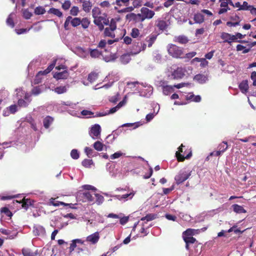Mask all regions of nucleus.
<instances>
[{"label": "nucleus", "instance_id": "obj_1", "mask_svg": "<svg viewBox=\"0 0 256 256\" xmlns=\"http://www.w3.org/2000/svg\"><path fill=\"white\" fill-rule=\"evenodd\" d=\"M168 52L172 57L176 58H182L183 48L174 44H169L167 46Z\"/></svg>", "mask_w": 256, "mask_h": 256}, {"label": "nucleus", "instance_id": "obj_2", "mask_svg": "<svg viewBox=\"0 0 256 256\" xmlns=\"http://www.w3.org/2000/svg\"><path fill=\"white\" fill-rule=\"evenodd\" d=\"M192 171L181 170L176 176L174 180L177 184H180L187 180L191 176Z\"/></svg>", "mask_w": 256, "mask_h": 256}, {"label": "nucleus", "instance_id": "obj_3", "mask_svg": "<svg viewBox=\"0 0 256 256\" xmlns=\"http://www.w3.org/2000/svg\"><path fill=\"white\" fill-rule=\"evenodd\" d=\"M94 23L96 25L100 31L104 30V25L108 26L109 24V20L106 16H98L94 18Z\"/></svg>", "mask_w": 256, "mask_h": 256}, {"label": "nucleus", "instance_id": "obj_4", "mask_svg": "<svg viewBox=\"0 0 256 256\" xmlns=\"http://www.w3.org/2000/svg\"><path fill=\"white\" fill-rule=\"evenodd\" d=\"M81 22V19L80 18H72L71 16H68L66 18L64 23V28L65 30H68L69 29L68 26L70 24L73 27H76L79 26Z\"/></svg>", "mask_w": 256, "mask_h": 256}, {"label": "nucleus", "instance_id": "obj_5", "mask_svg": "<svg viewBox=\"0 0 256 256\" xmlns=\"http://www.w3.org/2000/svg\"><path fill=\"white\" fill-rule=\"evenodd\" d=\"M77 198L82 202L94 201V198L89 192H79L77 194Z\"/></svg>", "mask_w": 256, "mask_h": 256}, {"label": "nucleus", "instance_id": "obj_6", "mask_svg": "<svg viewBox=\"0 0 256 256\" xmlns=\"http://www.w3.org/2000/svg\"><path fill=\"white\" fill-rule=\"evenodd\" d=\"M184 146L183 144H181L178 148V150L176 152V156L178 162H184L186 159H189L192 156V151H190L186 156L181 154L183 152L182 147Z\"/></svg>", "mask_w": 256, "mask_h": 256}, {"label": "nucleus", "instance_id": "obj_7", "mask_svg": "<svg viewBox=\"0 0 256 256\" xmlns=\"http://www.w3.org/2000/svg\"><path fill=\"white\" fill-rule=\"evenodd\" d=\"M101 127L98 124L93 125L90 131V135L93 139L99 138L101 132Z\"/></svg>", "mask_w": 256, "mask_h": 256}, {"label": "nucleus", "instance_id": "obj_8", "mask_svg": "<svg viewBox=\"0 0 256 256\" xmlns=\"http://www.w3.org/2000/svg\"><path fill=\"white\" fill-rule=\"evenodd\" d=\"M140 12L144 21L146 19L150 20L152 18L155 14L154 11L150 10L146 7L142 8L140 9Z\"/></svg>", "mask_w": 256, "mask_h": 256}, {"label": "nucleus", "instance_id": "obj_9", "mask_svg": "<svg viewBox=\"0 0 256 256\" xmlns=\"http://www.w3.org/2000/svg\"><path fill=\"white\" fill-rule=\"evenodd\" d=\"M126 18L130 19V20H132L136 24L138 22H144L141 13L137 14L132 12L130 13L126 16Z\"/></svg>", "mask_w": 256, "mask_h": 256}, {"label": "nucleus", "instance_id": "obj_10", "mask_svg": "<svg viewBox=\"0 0 256 256\" xmlns=\"http://www.w3.org/2000/svg\"><path fill=\"white\" fill-rule=\"evenodd\" d=\"M155 26L157 27L159 30L164 31L168 28L166 22L161 19H158L155 22Z\"/></svg>", "mask_w": 256, "mask_h": 256}, {"label": "nucleus", "instance_id": "obj_11", "mask_svg": "<svg viewBox=\"0 0 256 256\" xmlns=\"http://www.w3.org/2000/svg\"><path fill=\"white\" fill-rule=\"evenodd\" d=\"M100 239V236L98 232H96L86 237V240L91 242L92 244H96Z\"/></svg>", "mask_w": 256, "mask_h": 256}, {"label": "nucleus", "instance_id": "obj_12", "mask_svg": "<svg viewBox=\"0 0 256 256\" xmlns=\"http://www.w3.org/2000/svg\"><path fill=\"white\" fill-rule=\"evenodd\" d=\"M34 201L30 198H24L20 203L22 204V207L26 210H27L30 206H33L34 205Z\"/></svg>", "mask_w": 256, "mask_h": 256}, {"label": "nucleus", "instance_id": "obj_13", "mask_svg": "<svg viewBox=\"0 0 256 256\" xmlns=\"http://www.w3.org/2000/svg\"><path fill=\"white\" fill-rule=\"evenodd\" d=\"M184 74L182 70V69L180 68H178L176 70H174L172 74V76L173 78V79H180L182 78Z\"/></svg>", "mask_w": 256, "mask_h": 256}, {"label": "nucleus", "instance_id": "obj_14", "mask_svg": "<svg viewBox=\"0 0 256 256\" xmlns=\"http://www.w3.org/2000/svg\"><path fill=\"white\" fill-rule=\"evenodd\" d=\"M157 36L156 34H151L146 38L145 41L148 44V48L152 46L157 38Z\"/></svg>", "mask_w": 256, "mask_h": 256}, {"label": "nucleus", "instance_id": "obj_15", "mask_svg": "<svg viewBox=\"0 0 256 256\" xmlns=\"http://www.w3.org/2000/svg\"><path fill=\"white\" fill-rule=\"evenodd\" d=\"M69 76V73L67 70H64L62 72H56L54 74V78L56 80L66 79Z\"/></svg>", "mask_w": 256, "mask_h": 256}, {"label": "nucleus", "instance_id": "obj_16", "mask_svg": "<svg viewBox=\"0 0 256 256\" xmlns=\"http://www.w3.org/2000/svg\"><path fill=\"white\" fill-rule=\"evenodd\" d=\"M194 80L197 81L198 83L202 84L208 80V77L206 75L200 74H196L194 76Z\"/></svg>", "mask_w": 256, "mask_h": 256}, {"label": "nucleus", "instance_id": "obj_17", "mask_svg": "<svg viewBox=\"0 0 256 256\" xmlns=\"http://www.w3.org/2000/svg\"><path fill=\"white\" fill-rule=\"evenodd\" d=\"M82 3V10L86 12H89L92 6V2L90 0H84Z\"/></svg>", "mask_w": 256, "mask_h": 256}, {"label": "nucleus", "instance_id": "obj_18", "mask_svg": "<svg viewBox=\"0 0 256 256\" xmlns=\"http://www.w3.org/2000/svg\"><path fill=\"white\" fill-rule=\"evenodd\" d=\"M50 205H52L54 206H58L60 205L67 206H73L72 204H67L62 202L56 201V198H51L50 199Z\"/></svg>", "mask_w": 256, "mask_h": 256}, {"label": "nucleus", "instance_id": "obj_19", "mask_svg": "<svg viewBox=\"0 0 256 256\" xmlns=\"http://www.w3.org/2000/svg\"><path fill=\"white\" fill-rule=\"evenodd\" d=\"M239 88L242 93L246 94L248 89V80L242 81L239 84Z\"/></svg>", "mask_w": 256, "mask_h": 256}, {"label": "nucleus", "instance_id": "obj_20", "mask_svg": "<svg viewBox=\"0 0 256 256\" xmlns=\"http://www.w3.org/2000/svg\"><path fill=\"white\" fill-rule=\"evenodd\" d=\"M157 217V215L154 214H146L145 216L141 218L140 220L142 221H144V222H146V224L148 222L152 220L156 219Z\"/></svg>", "mask_w": 256, "mask_h": 256}, {"label": "nucleus", "instance_id": "obj_21", "mask_svg": "<svg viewBox=\"0 0 256 256\" xmlns=\"http://www.w3.org/2000/svg\"><path fill=\"white\" fill-rule=\"evenodd\" d=\"M174 42H178L180 44H186L188 42V40L186 36H179L175 37Z\"/></svg>", "mask_w": 256, "mask_h": 256}, {"label": "nucleus", "instance_id": "obj_22", "mask_svg": "<svg viewBox=\"0 0 256 256\" xmlns=\"http://www.w3.org/2000/svg\"><path fill=\"white\" fill-rule=\"evenodd\" d=\"M194 20L196 23L202 24L204 20V16L200 12H197L194 15Z\"/></svg>", "mask_w": 256, "mask_h": 256}, {"label": "nucleus", "instance_id": "obj_23", "mask_svg": "<svg viewBox=\"0 0 256 256\" xmlns=\"http://www.w3.org/2000/svg\"><path fill=\"white\" fill-rule=\"evenodd\" d=\"M174 86H162V92L164 95H168L174 91Z\"/></svg>", "mask_w": 256, "mask_h": 256}, {"label": "nucleus", "instance_id": "obj_24", "mask_svg": "<svg viewBox=\"0 0 256 256\" xmlns=\"http://www.w3.org/2000/svg\"><path fill=\"white\" fill-rule=\"evenodd\" d=\"M232 207L233 208V210L236 213L241 214L246 212V210H245L242 206L238 204H233Z\"/></svg>", "mask_w": 256, "mask_h": 256}, {"label": "nucleus", "instance_id": "obj_25", "mask_svg": "<svg viewBox=\"0 0 256 256\" xmlns=\"http://www.w3.org/2000/svg\"><path fill=\"white\" fill-rule=\"evenodd\" d=\"M89 51L90 56L92 58H98L102 54V52L99 51L97 49L89 48Z\"/></svg>", "mask_w": 256, "mask_h": 256}, {"label": "nucleus", "instance_id": "obj_26", "mask_svg": "<svg viewBox=\"0 0 256 256\" xmlns=\"http://www.w3.org/2000/svg\"><path fill=\"white\" fill-rule=\"evenodd\" d=\"M134 194L135 192L132 191V192H130V194H123L122 196L116 195V197L119 200H122L123 199L126 200L128 198L131 199L134 196Z\"/></svg>", "mask_w": 256, "mask_h": 256}, {"label": "nucleus", "instance_id": "obj_27", "mask_svg": "<svg viewBox=\"0 0 256 256\" xmlns=\"http://www.w3.org/2000/svg\"><path fill=\"white\" fill-rule=\"evenodd\" d=\"M22 254L24 256H36L37 254L33 252L30 249L24 248L22 250Z\"/></svg>", "mask_w": 256, "mask_h": 256}, {"label": "nucleus", "instance_id": "obj_28", "mask_svg": "<svg viewBox=\"0 0 256 256\" xmlns=\"http://www.w3.org/2000/svg\"><path fill=\"white\" fill-rule=\"evenodd\" d=\"M228 146L226 142L224 141L218 144L217 149L219 150L222 154L228 149Z\"/></svg>", "mask_w": 256, "mask_h": 256}, {"label": "nucleus", "instance_id": "obj_29", "mask_svg": "<svg viewBox=\"0 0 256 256\" xmlns=\"http://www.w3.org/2000/svg\"><path fill=\"white\" fill-rule=\"evenodd\" d=\"M104 36H108L112 38H114L115 37V34L114 33V31L110 30V28H106L104 30Z\"/></svg>", "mask_w": 256, "mask_h": 256}, {"label": "nucleus", "instance_id": "obj_30", "mask_svg": "<svg viewBox=\"0 0 256 256\" xmlns=\"http://www.w3.org/2000/svg\"><path fill=\"white\" fill-rule=\"evenodd\" d=\"M52 121L53 118L52 117L50 116H47L46 118H44L43 121L44 127L46 128H48L50 127V126L52 124Z\"/></svg>", "mask_w": 256, "mask_h": 256}, {"label": "nucleus", "instance_id": "obj_31", "mask_svg": "<svg viewBox=\"0 0 256 256\" xmlns=\"http://www.w3.org/2000/svg\"><path fill=\"white\" fill-rule=\"evenodd\" d=\"M34 232L37 236L43 235L46 233V230L42 226H38L34 228Z\"/></svg>", "mask_w": 256, "mask_h": 256}, {"label": "nucleus", "instance_id": "obj_32", "mask_svg": "<svg viewBox=\"0 0 256 256\" xmlns=\"http://www.w3.org/2000/svg\"><path fill=\"white\" fill-rule=\"evenodd\" d=\"M54 90L58 94H62L66 92L67 88L66 86H57L54 89Z\"/></svg>", "mask_w": 256, "mask_h": 256}, {"label": "nucleus", "instance_id": "obj_33", "mask_svg": "<svg viewBox=\"0 0 256 256\" xmlns=\"http://www.w3.org/2000/svg\"><path fill=\"white\" fill-rule=\"evenodd\" d=\"M48 13L52 14L60 18L62 16V13L58 9L55 8H50L48 10Z\"/></svg>", "mask_w": 256, "mask_h": 256}, {"label": "nucleus", "instance_id": "obj_34", "mask_svg": "<svg viewBox=\"0 0 256 256\" xmlns=\"http://www.w3.org/2000/svg\"><path fill=\"white\" fill-rule=\"evenodd\" d=\"M230 34L226 32H223L221 34V38L224 40V42H228L230 44H231V41L230 40Z\"/></svg>", "mask_w": 256, "mask_h": 256}, {"label": "nucleus", "instance_id": "obj_35", "mask_svg": "<svg viewBox=\"0 0 256 256\" xmlns=\"http://www.w3.org/2000/svg\"><path fill=\"white\" fill-rule=\"evenodd\" d=\"M82 164L84 168H90L92 165L94 164V162L92 160L84 159L82 161Z\"/></svg>", "mask_w": 256, "mask_h": 256}, {"label": "nucleus", "instance_id": "obj_36", "mask_svg": "<svg viewBox=\"0 0 256 256\" xmlns=\"http://www.w3.org/2000/svg\"><path fill=\"white\" fill-rule=\"evenodd\" d=\"M130 0H116V2L112 3V4H116L119 6L122 5L128 6L129 4Z\"/></svg>", "mask_w": 256, "mask_h": 256}, {"label": "nucleus", "instance_id": "obj_37", "mask_svg": "<svg viewBox=\"0 0 256 256\" xmlns=\"http://www.w3.org/2000/svg\"><path fill=\"white\" fill-rule=\"evenodd\" d=\"M93 146L96 150L102 151L103 150L104 144L100 141H96L94 144Z\"/></svg>", "mask_w": 256, "mask_h": 256}, {"label": "nucleus", "instance_id": "obj_38", "mask_svg": "<svg viewBox=\"0 0 256 256\" xmlns=\"http://www.w3.org/2000/svg\"><path fill=\"white\" fill-rule=\"evenodd\" d=\"M98 77V74L95 72H90L88 78V80L90 82H94L95 81Z\"/></svg>", "mask_w": 256, "mask_h": 256}, {"label": "nucleus", "instance_id": "obj_39", "mask_svg": "<svg viewBox=\"0 0 256 256\" xmlns=\"http://www.w3.org/2000/svg\"><path fill=\"white\" fill-rule=\"evenodd\" d=\"M183 239L186 243H188L189 244H193L196 241V239L192 236H183Z\"/></svg>", "mask_w": 256, "mask_h": 256}, {"label": "nucleus", "instance_id": "obj_40", "mask_svg": "<svg viewBox=\"0 0 256 256\" xmlns=\"http://www.w3.org/2000/svg\"><path fill=\"white\" fill-rule=\"evenodd\" d=\"M81 22L82 26L84 29L87 28L90 24V21L87 18H82Z\"/></svg>", "mask_w": 256, "mask_h": 256}, {"label": "nucleus", "instance_id": "obj_41", "mask_svg": "<svg viewBox=\"0 0 256 256\" xmlns=\"http://www.w3.org/2000/svg\"><path fill=\"white\" fill-rule=\"evenodd\" d=\"M101 14L100 8L97 6H95L92 10V16L94 18L99 16Z\"/></svg>", "mask_w": 256, "mask_h": 256}, {"label": "nucleus", "instance_id": "obj_42", "mask_svg": "<svg viewBox=\"0 0 256 256\" xmlns=\"http://www.w3.org/2000/svg\"><path fill=\"white\" fill-rule=\"evenodd\" d=\"M152 225L150 224L148 226H146V222H144L142 224V227L140 230V232L142 234H144V236H146L148 232L146 231V229L148 228L149 227L151 226Z\"/></svg>", "mask_w": 256, "mask_h": 256}, {"label": "nucleus", "instance_id": "obj_43", "mask_svg": "<svg viewBox=\"0 0 256 256\" xmlns=\"http://www.w3.org/2000/svg\"><path fill=\"white\" fill-rule=\"evenodd\" d=\"M84 152L88 158L93 157L94 155L93 154L94 150L89 147H86L84 148Z\"/></svg>", "mask_w": 256, "mask_h": 256}, {"label": "nucleus", "instance_id": "obj_44", "mask_svg": "<svg viewBox=\"0 0 256 256\" xmlns=\"http://www.w3.org/2000/svg\"><path fill=\"white\" fill-rule=\"evenodd\" d=\"M45 9L42 6L36 7L34 10L35 14L38 15L43 14L45 13Z\"/></svg>", "mask_w": 256, "mask_h": 256}, {"label": "nucleus", "instance_id": "obj_45", "mask_svg": "<svg viewBox=\"0 0 256 256\" xmlns=\"http://www.w3.org/2000/svg\"><path fill=\"white\" fill-rule=\"evenodd\" d=\"M0 212H1L4 213L7 216L11 217L12 216V212L6 207L2 208Z\"/></svg>", "mask_w": 256, "mask_h": 256}, {"label": "nucleus", "instance_id": "obj_46", "mask_svg": "<svg viewBox=\"0 0 256 256\" xmlns=\"http://www.w3.org/2000/svg\"><path fill=\"white\" fill-rule=\"evenodd\" d=\"M79 8L76 6H73L70 10V14L73 16H76L79 12Z\"/></svg>", "mask_w": 256, "mask_h": 256}, {"label": "nucleus", "instance_id": "obj_47", "mask_svg": "<svg viewBox=\"0 0 256 256\" xmlns=\"http://www.w3.org/2000/svg\"><path fill=\"white\" fill-rule=\"evenodd\" d=\"M252 6H250L248 4V2L244 1L243 2L242 4L240 6V8L238 10H250Z\"/></svg>", "mask_w": 256, "mask_h": 256}, {"label": "nucleus", "instance_id": "obj_48", "mask_svg": "<svg viewBox=\"0 0 256 256\" xmlns=\"http://www.w3.org/2000/svg\"><path fill=\"white\" fill-rule=\"evenodd\" d=\"M130 35L133 38H138L140 35V31L137 28H133L132 30Z\"/></svg>", "mask_w": 256, "mask_h": 256}, {"label": "nucleus", "instance_id": "obj_49", "mask_svg": "<svg viewBox=\"0 0 256 256\" xmlns=\"http://www.w3.org/2000/svg\"><path fill=\"white\" fill-rule=\"evenodd\" d=\"M194 230L188 228L183 232V236H191L194 234Z\"/></svg>", "mask_w": 256, "mask_h": 256}, {"label": "nucleus", "instance_id": "obj_50", "mask_svg": "<svg viewBox=\"0 0 256 256\" xmlns=\"http://www.w3.org/2000/svg\"><path fill=\"white\" fill-rule=\"evenodd\" d=\"M70 156L73 159H74V160H77L80 157V155L78 152V151L76 149H74L71 151Z\"/></svg>", "mask_w": 256, "mask_h": 256}, {"label": "nucleus", "instance_id": "obj_51", "mask_svg": "<svg viewBox=\"0 0 256 256\" xmlns=\"http://www.w3.org/2000/svg\"><path fill=\"white\" fill-rule=\"evenodd\" d=\"M96 198V202L98 204H100L102 203L104 200V198L102 195L98 194H94Z\"/></svg>", "mask_w": 256, "mask_h": 256}, {"label": "nucleus", "instance_id": "obj_52", "mask_svg": "<svg viewBox=\"0 0 256 256\" xmlns=\"http://www.w3.org/2000/svg\"><path fill=\"white\" fill-rule=\"evenodd\" d=\"M42 92L41 89L39 86H35L32 90V94L37 96Z\"/></svg>", "mask_w": 256, "mask_h": 256}, {"label": "nucleus", "instance_id": "obj_53", "mask_svg": "<svg viewBox=\"0 0 256 256\" xmlns=\"http://www.w3.org/2000/svg\"><path fill=\"white\" fill-rule=\"evenodd\" d=\"M18 104L21 107H26L29 103L24 99H20L18 100Z\"/></svg>", "mask_w": 256, "mask_h": 256}, {"label": "nucleus", "instance_id": "obj_54", "mask_svg": "<svg viewBox=\"0 0 256 256\" xmlns=\"http://www.w3.org/2000/svg\"><path fill=\"white\" fill-rule=\"evenodd\" d=\"M71 6V2L70 0H66L62 4V8L64 10H68Z\"/></svg>", "mask_w": 256, "mask_h": 256}, {"label": "nucleus", "instance_id": "obj_55", "mask_svg": "<svg viewBox=\"0 0 256 256\" xmlns=\"http://www.w3.org/2000/svg\"><path fill=\"white\" fill-rule=\"evenodd\" d=\"M108 28H110L111 30L114 31V30L116 28V22L114 20V18H112L110 20V27Z\"/></svg>", "mask_w": 256, "mask_h": 256}, {"label": "nucleus", "instance_id": "obj_56", "mask_svg": "<svg viewBox=\"0 0 256 256\" xmlns=\"http://www.w3.org/2000/svg\"><path fill=\"white\" fill-rule=\"evenodd\" d=\"M132 6L134 8H138L142 6V0H132Z\"/></svg>", "mask_w": 256, "mask_h": 256}, {"label": "nucleus", "instance_id": "obj_57", "mask_svg": "<svg viewBox=\"0 0 256 256\" xmlns=\"http://www.w3.org/2000/svg\"><path fill=\"white\" fill-rule=\"evenodd\" d=\"M32 14L28 10H25L23 12V16L26 19H30L32 17Z\"/></svg>", "mask_w": 256, "mask_h": 256}, {"label": "nucleus", "instance_id": "obj_58", "mask_svg": "<svg viewBox=\"0 0 256 256\" xmlns=\"http://www.w3.org/2000/svg\"><path fill=\"white\" fill-rule=\"evenodd\" d=\"M7 109H8L10 114H14L17 111V106L16 104L11 105Z\"/></svg>", "mask_w": 256, "mask_h": 256}, {"label": "nucleus", "instance_id": "obj_59", "mask_svg": "<svg viewBox=\"0 0 256 256\" xmlns=\"http://www.w3.org/2000/svg\"><path fill=\"white\" fill-rule=\"evenodd\" d=\"M196 54V52H188L182 58H187L188 59H190L194 57Z\"/></svg>", "mask_w": 256, "mask_h": 256}, {"label": "nucleus", "instance_id": "obj_60", "mask_svg": "<svg viewBox=\"0 0 256 256\" xmlns=\"http://www.w3.org/2000/svg\"><path fill=\"white\" fill-rule=\"evenodd\" d=\"M190 85L189 83H184V82H182L177 84H174V88H183L184 86H186Z\"/></svg>", "mask_w": 256, "mask_h": 256}, {"label": "nucleus", "instance_id": "obj_61", "mask_svg": "<svg viewBox=\"0 0 256 256\" xmlns=\"http://www.w3.org/2000/svg\"><path fill=\"white\" fill-rule=\"evenodd\" d=\"M122 156L121 152H116L110 156V158L112 160L118 158Z\"/></svg>", "mask_w": 256, "mask_h": 256}, {"label": "nucleus", "instance_id": "obj_62", "mask_svg": "<svg viewBox=\"0 0 256 256\" xmlns=\"http://www.w3.org/2000/svg\"><path fill=\"white\" fill-rule=\"evenodd\" d=\"M174 189V186H172L170 188H163V192L164 194H168Z\"/></svg>", "mask_w": 256, "mask_h": 256}, {"label": "nucleus", "instance_id": "obj_63", "mask_svg": "<svg viewBox=\"0 0 256 256\" xmlns=\"http://www.w3.org/2000/svg\"><path fill=\"white\" fill-rule=\"evenodd\" d=\"M100 6L102 8H110V4L108 1H103L100 4Z\"/></svg>", "mask_w": 256, "mask_h": 256}, {"label": "nucleus", "instance_id": "obj_64", "mask_svg": "<svg viewBox=\"0 0 256 256\" xmlns=\"http://www.w3.org/2000/svg\"><path fill=\"white\" fill-rule=\"evenodd\" d=\"M6 23L8 26L12 28H13L14 26L13 20L10 16L6 20Z\"/></svg>", "mask_w": 256, "mask_h": 256}]
</instances>
